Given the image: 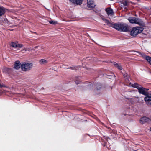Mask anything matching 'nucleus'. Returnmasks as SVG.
Instances as JSON below:
<instances>
[{
    "label": "nucleus",
    "mask_w": 151,
    "mask_h": 151,
    "mask_svg": "<svg viewBox=\"0 0 151 151\" xmlns=\"http://www.w3.org/2000/svg\"><path fill=\"white\" fill-rule=\"evenodd\" d=\"M114 28L120 32H128L129 30L128 25L122 22L115 23Z\"/></svg>",
    "instance_id": "f257e3e1"
},
{
    "label": "nucleus",
    "mask_w": 151,
    "mask_h": 151,
    "mask_svg": "<svg viewBox=\"0 0 151 151\" xmlns=\"http://www.w3.org/2000/svg\"><path fill=\"white\" fill-rule=\"evenodd\" d=\"M130 23L137 24L140 26H145V24L143 21L141 19L134 17H130L128 19Z\"/></svg>",
    "instance_id": "f03ea898"
},
{
    "label": "nucleus",
    "mask_w": 151,
    "mask_h": 151,
    "mask_svg": "<svg viewBox=\"0 0 151 151\" xmlns=\"http://www.w3.org/2000/svg\"><path fill=\"white\" fill-rule=\"evenodd\" d=\"M144 28L139 27H133L130 32V35L133 36H135L141 33L144 30Z\"/></svg>",
    "instance_id": "7ed1b4c3"
},
{
    "label": "nucleus",
    "mask_w": 151,
    "mask_h": 151,
    "mask_svg": "<svg viewBox=\"0 0 151 151\" xmlns=\"http://www.w3.org/2000/svg\"><path fill=\"white\" fill-rule=\"evenodd\" d=\"M33 64L31 63L25 62L21 64V68L22 70L27 71L30 70L32 68Z\"/></svg>",
    "instance_id": "20e7f679"
},
{
    "label": "nucleus",
    "mask_w": 151,
    "mask_h": 151,
    "mask_svg": "<svg viewBox=\"0 0 151 151\" xmlns=\"http://www.w3.org/2000/svg\"><path fill=\"white\" fill-rule=\"evenodd\" d=\"M11 46L14 48L19 49L23 47V45L22 44H19L17 43L12 42L11 44Z\"/></svg>",
    "instance_id": "39448f33"
},
{
    "label": "nucleus",
    "mask_w": 151,
    "mask_h": 151,
    "mask_svg": "<svg viewBox=\"0 0 151 151\" xmlns=\"http://www.w3.org/2000/svg\"><path fill=\"white\" fill-rule=\"evenodd\" d=\"M139 54L143 58H145L147 60L149 63L151 65V57L147 56L143 52H140Z\"/></svg>",
    "instance_id": "423d86ee"
},
{
    "label": "nucleus",
    "mask_w": 151,
    "mask_h": 151,
    "mask_svg": "<svg viewBox=\"0 0 151 151\" xmlns=\"http://www.w3.org/2000/svg\"><path fill=\"white\" fill-rule=\"evenodd\" d=\"M87 7L90 8H94L96 5L93 0H87Z\"/></svg>",
    "instance_id": "0eeeda50"
},
{
    "label": "nucleus",
    "mask_w": 151,
    "mask_h": 151,
    "mask_svg": "<svg viewBox=\"0 0 151 151\" xmlns=\"http://www.w3.org/2000/svg\"><path fill=\"white\" fill-rule=\"evenodd\" d=\"M69 1L76 5H81L82 3L83 0H69Z\"/></svg>",
    "instance_id": "6e6552de"
},
{
    "label": "nucleus",
    "mask_w": 151,
    "mask_h": 151,
    "mask_svg": "<svg viewBox=\"0 0 151 151\" xmlns=\"http://www.w3.org/2000/svg\"><path fill=\"white\" fill-rule=\"evenodd\" d=\"M145 89L142 87H140L138 89V92L144 95H147L148 93L145 91Z\"/></svg>",
    "instance_id": "1a4fd4ad"
},
{
    "label": "nucleus",
    "mask_w": 151,
    "mask_h": 151,
    "mask_svg": "<svg viewBox=\"0 0 151 151\" xmlns=\"http://www.w3.org/2000/svg\"><path fill=\"white\" fill-rule=\"evenodd\" d=\"M21 64L19 61H17L15 62L14 65V68L16 69H19L21 68Z\"/></svg>",
    "instance_id": "9d476101"
},
{
    "label": "nucleus",
    "mask_w": 151,
    "mask_h": 151,
    "mask_svg": "<svg viewBox=\"0 0 151 151\" xmlns=\"http://www.w3.org/2000/svg\"><path fill=\"white\" fill-rule=\"evenodd\" d=\"M105 11L108 15H112L114 14L112 9L111 8H108L106 9Z\"/></svg>",
    "instance_id": "9b49d317"
},
{
    "label": "nucleus",
    "mask_w": 151,
    "mask_h": 151,
    "mask_svg": "<svg viewBox=\"0 0 151 151\" xmlns=\"http://www.w3.org/2000/svg\"><path fill=\"white\" fill-rule=\"evenodd\" d=\"M106 141L105 140L103 141L102 142V145L104 146H106V147L107 148H108L109 149L110 148L109 147H109H108L107 145V143H108V139H109V138L107 137V138H106Z\"/></svg>",
    "instance_id": "f8f14e48"
},
{
    "label": "nucleus",
    "mask_w": 151,
    "mask_h": 151,
    "mask_svg": "<svg viewBox=\"0 0 151 151\" xmlns=\"http://www.w3.org/2000/svg\"><path fill=\"white\" fill-rule=\"evenodd\" d=\"M144 100L147 104H151V96H146L144 98Z\"/></svg>",
    "instance_id": "ddd939ff"
},
{
    "label": "nucleus",
    "mask_w": 151,
    "mask_h": 151,
    "mask_svg": "<svg viewBox=\"0 0 151 151\" xmlns=\"http://www.w3.org/2000/svg\"><path fill=\"white\" fill-rule=\"evenodd\" d=\"M104 20L105 21V22L107 23L109 26L113 28H114V25L115 23L110 22L109 20L106 19H105Z\"/></svg>",
    "instance_id": "4468645a"
},
{
    "label": "nucleus",
    "mask_w": 151,
    "mask_h": 151,
    "mask_svg": "<svg viewBox=\"0 0 151 151\" xmlns=\"http://www.w3.org/2000/svg\"><path fill=\"white\" fill-rule=\"evenodd\" d=\"M124 76L126 82L127 83H129L130 80V78L129 77V75L127 73H126L124 75Z\"/></svg>",
    "instance_id": "2eb2a0df"
},
{
    "label": "nucleus",
    "mask_w": 151,
    "mask_h": 151,
    "mask_svg": "<svg viewBox=\"0 0 151 151\" xmlns=\"http://www.w3.org/2000/svg\"><path fill=\"white\" fill-rule=\"evenodd\" d=\"M5 8L2 7H0V16H2L5 13Z\"/></svg>",
    "instance_id": "dca6fc26"
},
{
    "label": "nucleus",
    "mask_w": 151,
    "mask_h": 151,
    "mask_svg": "<svg viewBox=\"0 0 151 151\" xmlns=\"http://www.w3.org/2000/svg\"><path fill=\"white\" fill-rule=\"evenodd\" d=\"M122 5L123 6H128V1L127 0H123L122 1L120 2Z\"/></svg>",
    "instance_id": "f3484780"
},
{
    "label": "nucleus",
    "mask_w": 151,
    "mask_h": 151,
    "mask_svg": "<svg viewBox=\"0 0 151 151\" xmlns=\"http://www.w3.org/2000/svg\"><path fill=\"white\" fill-rule=\"evenodd\" d=\"M131 86L132 87L135 88H137L138 89L140 87V85L136 83H135L134 84H132L131 85Z\"/></svg>",
    "instance_id": "a211bd4d"
},
{
    "label": "nucleus",
    "mask_w": 151,
    "mask_h": 151,
    "mask_svg": "<svg viewBox=\"0 0 151 151\" xmlns=\"http://www.w3.org/2000/svg\"><path fill=\"white\" fill-rule=\"evenodd\" d=\"M114 64L115 67L119 70H121L122 69V67L120 64L116 63L115 62L114 63Z\"/></svg>",
    "instance_id": "6ab92c4d"
},
{
    "label": "nucleus",
    "mask_w": 151,
    "mask_h": 151,
    "mask_svg": "<svg viewBox=\"0 0 151 151\" xmlns=\"http://www.w3.org/2000/svg\"><path fill=\"white\" fill-rule=\"evenodd\" d=\"M47 61L44 59H42L40 60L39 63L41 64H45L47 63Z\"/></svg>",
    "instance_id": "aec40b11"
},
{
    "label": "nucleus",
    "mask_w": 151,
    "mask_h": 151,
    "mask_svg": "<svg viewBox=\"0 0 151 151\" xmlns=\"http://www.w3.org/2000/svg\"><path fill=\"white\" fill-rule=\"evenodd\" d=\"M10 70V68L6 67H4L3 68L2 70L3 72L5 73H7Z\"/></svg>",
    "instance_id": "412c9836"
},
{
    "label": "nucleus",
    "mask_w": 151,
    "mask_h": 151,
    "mask_svg": "<svg viewBox=\"0 0 151 151\" xmlns=\"http://www.w3.org/2000/svg\"><path fill=\"white\" fill-rule=\"evenodd\" d=\"M143 119L145 120V122H148L150 121V118L145 116L143 117Z\"/></svg>",
    "instance_id": "4be33fe9"
},
{
    "label": "nucleus",
    "mask_w": 151,
    "mask_h": 151,
    "mask_svg": "<svg viewBox=\"0 0 151 151\" xmlns=\"http://www.w3.org/2000/svg\"><path fill=\"white\" fill-rule=\"evenodd\" d=\"M49 22L50 24H55L57 23V22L56 21L51 20L49 21Z\"/></svg>",
    "instance_id": "5701e85b"
},
{
    "label": "nucleus",
    "mask_w": 151,
    "mask_h": 151,
    "mask_svg": "<svg viewBox=\"0 0 151 151\" xmlns=\"http://www.w3.org/2000/svg\"><path fill=\"white\" fill-rule=\"evenodd\" d=\"M139 122L140 124H142L145 123V120H144V119H143V117H142L139 120Z\"/></svg>",
    "instance_id": "b1692460"
},
{
    "label": "nucleus",
    "mask_w": 151,
    "mask_h": 151,
    "mask_svg": "<svg viewBox=\"0 0 151 151\" xmlns=\"http://www.w3.org/2000/svg\"><path fill=\"white\" fill-rule=\"evenodd\" d=\"M75 68V67H70V68H67L68 69H71L72 70H74V69H76Z\"/></svg>",
    "instance_id": "393cba45"
},
{
    "label": "nucleus",
    "mask_w": 151,
    "mask_h": 151,
    "mask_svg": "<svg viewBox=\"0 0 151 151\" xmlns=\"http://www.w3.org/2000/svg\"><path fill=\"white\" fill-rule=\"evenodd\" d=\"M80 81H78L77 80H76L75 81V82L76 84H78L79 83H80Z\"/></svg>",
    "instance_id": "a878e982"
},
{
    "label": "nucleus",
    "mask_w": 151,
    "mask_h": 151,
    "mask_svg": "<svg viewBox=\"0 0 151 151\" xmlns=\"http://www.w3.org/2000/svg\"><path fill=\"white\" fill-rule=\"evenodd\" d=\"M1 81L0 80V88H2V87H3L4 86V85H2L1 83Z\"/></svg>",
    "instance_id": "bb28decb"
},
{
    "label": "nucleus",
    "mask_w": 151,
    "mask_h": 151,
    "mask_svg": "<svg viewBox=\"0 0 151 151\" xmlns=\"http://www.w3.org/2000/svg\"><path fill=\"white\" fill-rule=\"evenodd\" d=\"M22 51H26L27 50V48H24L23 50H22Z\"/></svg>",
    "instance_id": "cd10ccee"
},
{
    "label": "nucleus",
    "mask_w": 151,
    "mask_h": 151,
    "mask_svg": "<svg viewBox=\"0 0 151 151\" xmlns=\"http://www.w3.org/2000/svg\"><path fill=\"white\" fill-rule=\"evenodd\" d=\"M2 93V91L0 89V95Z\"/></svg>",
    "instance_id": "c85d7f7f"
},
{
    "label": "nucleus",
    "mask_w": 151,
    "mask_h": 151,
    "mask_svg": "<svg viewBox=\"0 0 151 151\" xmlns=\"http://www.w3.org/2000/svg\"><path fill=\"white\" fill-rule=\"evenodd\" d=\"M150 121H151V116L150 117Z\"/></svg>",
    "instance_id": "c756f323"
},
{
    "label": "nucleus",
    "mask_w": 151,
    "mask_h": 151,
    "mask_svg": "<svg viewBox=\"0 0 151 151\" xmlns=\"http://www.w3.org/2000/svg\"><path fill=\"white\" fill-rule=\"evenodd\" d=\"M97 90H99V88H97Z\"/></svg>",
    "instance_id": "7c9ffc66"
},
{
    "label": "nucleus",
    "mask_w": 151,
    "mask_h": 151,
    "mask_svg": "<svg viewBox=\"0 0 151 151\" xmlns=\"http://www.w3.org/2000/svg\"><path fill=\"white\" fill-rule=\"evenodd\" d=\"M90 85H88V86H90Z\"/></svg>",
    "instance_id": "2f4dec72"
}]
</instances>
